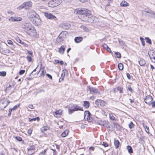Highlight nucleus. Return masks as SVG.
I'll list each match as a JSON object with an SVG mask.
<instances>
[{"label": "nucleus", "mask_w": 155, "mask_h": 155, "mask_svg": "<svg viewBox=\"0 0 155 155\" xmlns=\"http://www.w3.org/2000/svg\"><path fill=\"white\" fill-rule=\"evenodd\" d=\"M106 49L108 51H109L110 53H111L112 52L110 49L109 47Z\"/></svg>", "instance_id": "64"}, {"label": "nucleus", "mask_w": 155, "mask_h": 155, "mask_svg": "<svg viewBox=\"0 0 155 155\" xmlns=\"http://www.w3.org/2000/svg\"><path fill=\"white\" fill-rule=\"evenodd\" d=\"M25 72V70H21L20 71L19 73L20 75L23 74Z\"/></svg>", "instance_id": "49"}, {"label": "nucleus", "mask_w": 155, "mask_h": 155, "mask_svg": "<svg viewBox=\"0 0 155 155\" xmlns=\"http://www.w3.org/2000/svg\"><path fill=\"white\" fill-rule=\"evenodd\" d=\"M65 46L64 45L61 46L59 48L58 52L61 54H63L65 50Z\"/></svg>", "instance_id": "18"}, {"label": "nucleus", "mask_w": 155, "mask_h": 155, "mask_svg": "<svg viewBox=\"0 0 155 155\" xmlns=\"http://www.w3.org/2000/svg\"><path fill=\"white\" fill-rule=\"evenodd\" d=\"M82 27L85 31H88V29L87 28V27L84 26H83Z\"/></svg>", "instance_id": "61"}, {"label": "nucleus", "mask_w": 155, "mask_h": 155, "mask_svg": "<svg viewBox=\"0 0 155 155\" xmlns=\"http://www.w3.org/2000/svg\"><path fill=\"white\" fill-rule=\"evenodd\" d=\"M68 130H66L61 134V135L62 137H65L68 134Z\"/></svg>", "instance_id": "28"}, {"label": "nucleus", "mask_w": 155, "mask_h": 155, "mask_svg": "<svg viewBox=\"0 0 155 155\" xmlns=\"http://www.w3.org/2000/svg\"><path fill=\"white\" fill-rule=\"evenodd\" d=\"M90 115L91 114L89 111H85L84 112V118H86L87 120H89L90 118Z\"/></svg>", "instance_id": "15"}, {"label": "nucleus", "mask_w": 155, "mask_h": 155, "mask_svg": "<svg viewBox=\"0 0 155 155\" xmlns=\"http://www.w3.org/2000/svg\"><path fill=\"white\" fill-rule=\"evenodd\" d=\"M75 111L74 109H68V113L69 114H71L74 112Z\"/></svg>", "instance_id": "42"}, {"label": "nucleus", "mask_w": 155, "mask_h": 155, "mask_svg": "<svg viewBox=\"0 0 155 155\" xmlns=\"http://www.w3.org/2000/svg\"><path fill=\"white\" fill-rule=\"evenodd\" d=\"M10 102L7 100H1L0 101V107L1 110H3L9 104Z\"/></svg>", "instance_id": "9"}, {"label": "nucleus", "mask_w": 155, "mask_h": 155, "mask_svg": "<svg viewBox=\"0 0 155 155\" xmlns=\"http://www.w3.org/2000/svg\"><path fill=\"white\" fill-rule=\"evenodd\" d=\"M46 75L49 78L51 79H52V77L51 75L49 74H46Z\"/></svg>", "instance_id": "58"}, {"label": "nucleus", "mask_w": 155, "mask_h": 155, "mask_svg": "<svg viewBox=\"0 0 155 155\" xmlns=\"http://www.w3.org/2000/svg\"><path fill=\"white\" fill-rule=\"evenodd\" d=\"M97 123L98 124H99L103 126V124H104V121H102V120H101L100 121H98L97 122Z\"/></svg>", "instance_id": "47"}, {"label": "nucleus", "mask_w": 155, "mask_h": 155, "mask_svg": "<svg viewBox=\"0 0 155 155\" xmlns=\"http://www.w3.org/2000/svg\"><path fill=\"white\" fill-rule=\"evenodd\" d=\"M114 145L116 148H118L120 145L119 141L118 140H115L114 142Z\"/></svg>", "instance_id": "27"}, {"label": "nucleus", "mask_w": 155, "mask_h": 155, "mask_svg": "<svg viewBox=\"0 0 155 155\" xmlns=\"http://www.w3.org/2000/svg\"><path fill=\"white\" fill-rule=\"evenodd\" d=\"M20 105V104H19L18 105H16L15 106H14V107L12 108L11 109L12 110H16L18 107Z\"/></svg>", "instance_id": "37"}, {"label": "nucleus", "mask_w": 155, "mask_h": 155, "mask_svg": "<svg viewBox=\"0 0 155 155\" xmlns=\"http://www.w3.org/2000/svg\"><path fill=\"white\" fill-rule=\"evenodd\" d=\"M114 125L116 128H117V129H118L120 128V126L117 123H114Z\"/></svg>", "instance_id": "44"}, {"label": "nucleus", "mask_w": 155, "mask_h": 155, "mask_svg": "<svg viewBox=\"0 0 155 155\" xmlns=\"http://www.w3.org/2000/svg\"><path fill=\"white\" fill-rule=\"evenodd\" d=\"M144 100L145 102L149 105L152 104V107H155V101H152L153 98L150 95H147L145 97Z\"/></svg>", "instance_id": "4"}, {"label": "nucleus", "mask_w": 155, "mask_h": 155, "mask_svg": "<svg viewBox=\"0 0 155 155\" xmlns=\"http://www.w3.org/2000/svg\"><path fill=\"white\" fill-rule=\"evenodd\" d=\"M7 42L8 44L10 45H12L13 43L12 41L11 40H8L7 41Z\"/></svg>", "instance_id": "50"}, {"label": "nucleus", "mask_w": 155, "mask_h": 155, "mask_svg": "<svg viewBox=\"0 0 155 155\" xmlns=\"http://www.w3.org/2000/svg\"><path fill=\"white\" fill-rule=\"evenodd\" d=\"M146 40V42L147 43H148L150 45L151 44V40L149 38V37H147L145 38Z\"/></svg>", "instance_id": "33"}, {"label": "nucleus", "mask_w": 155, "mask_h": 155, "mask_svg": "<svg viewBox=\"0 0 155 155\" xmlns=\"http://www.w3.org/2000/svg\"><path fill=\"white\" fill-rule=\"evenodd\" d=\"M134 124L132 122H130L128 126L130 129L134 127Z\"/></svg>", "instance_id": "40"}, {"label": "nucleus", "mask_w": 155, "mask_h": 155, "mask_svg": "<svg viewBox=\"0 0 155 155\" xmlns=\"http://www.w3.org/2000/svg\"><path fill=\"white\" fill-rule=\"evenodd\" d=\"M118 68L120 70H122L123 69V65L122 64L119 63L118 65Z\"/></svg>", "instance_id": "34"}, {"label": "nucleus", "mask_w": 155, "mask_h": 155, "mask_svg": "<svg viewBox=\"0 0 155 155\" xmlns=\"http://www.w3.org/2000/svg\"><path fill=\"white\" fill-rule=\"evenodd\" d=\"M32 131L31 129H29L28 131V133L29 134L31 135L32 133Z\"/></svg>", "instance_id": "60"}, {"label": "nucleus", "mask_w": 155, "mask_h": 155, "mask_svg": "<svg viewBox=\"0 0 155 155\" xmlns=\"http://www.w3.org/2000/svg\"><path fill=\"white\" fill-rule=\"evenodd\" d=\"M22 27L24 31L31 36L36 35V30L34 27L29 23H24L22 24Z\"/></svg>", "instance_id": "1"}, {"label": "nucleus", "mask_w": 155, "mask_h": 155, "mask_svg": "<svg viewBox=\"0 0 155 155\" xmlns=\"http://www.w3.org/2000/svg\"><path fill=\"white\" fill-rule=\"evenodd\" d=\"M28 107L31 109H33L34 108V107L33 105L31 104H30L28 105Z\"/></svg>", "instance_id": "51"}, {"label": "nucleus", "mask_w": 155, "mask_h": 155, "mask_svg": "<svg viewBox=\"0 0 155 155\" xmlns=\"http://www.w3.org/2000/svg\"><path fill=\"white\" fill-rule=\"evenodd\" d=\"M127 78L129 79H130V74H129L128 73H127Z\"/></svg>", "instance_id": "59"}, {"label": "nucleus", "mask_w": 155, "mask_h": 155, "mask_svg": "<svg viewBox=\"0 0 155 155\" xmlns=\"http://www.w3.org/2000/svg\"><path fill=\"white\" fill-rule=\"evenodd\" d=\"M128 151L129 153H133V150L130 146H128L127 147Z\"/></svg>", "instance_id": "32"}, {"label": "nucleus", "mask_w": 155, "mask_h": 155, "mask_svg": "<svg viewBox=\"0 0 155 155\" xmlns=\"http://www.w3.org/2000/svg\"><path fill=\"white\" fill-rule=\"evenodd\" d=\"M87 19L86 20V21H87L89 22H93L95 21V19L96 18L95 16H89L86 18Z\"/></svg>", "instance_id": "13"}, {"label": "nucleus", "mask_w": 155, "mask_h": 155, "mask_svg": "<svg viewBox=\"0 0 155 155\" xmlns=\"http://www.w3.org/2000/svg\"><path fill=\"white\" fill-rule=\"evenodd\" d=\"M129 5V4L125 1H122L120 4L121 7H126Z\"/></svg>", "instance_id": "22"}, {"label": "nucleus", "mask_w": 155, "mask_h": 155, "mask_svg": "<svg viewBox=\"0 0 155 155\" xmlns=\"http://www.w3.org/2000/svg\"><path fill=\"white\" fill-rule=\"evenodd\" d=\"M139 63L141 66H143L145 64V61L143 59L141 58L139 61Z\"/></svg>", "instance_id": "25"}, {"label": "nucleus", "mask_w": 155, "mask_h": 155, "mask_svg": "<svg viewBox=\"0 0 155 155\" xmlns=\"http://www.w3.org/2000/svg\"><path fill=\"white\" fill-rule=\"evenodd\" d=\"M102 145L105 147H106L108 146V145L106 143L103 142Z\"/></svg>", "instance_id": "54"}, {"label": "nucleus", "mask_w": 155, "mask_h": 155, "mask_svg": "<svg viewBox=\"0 0 155 155\" xmlns=\"http://www.w3.org/2000/svg\"><path fill=\"white\" fill-rule=\"evenodd\" d=\"M117 89L120 93H123V88L122 87H117Z\"/></svg>", "instance_id": "43"}, {"label": "nucleus", "mask_w": 155, "mask_h": 155, "mask_svg": "<svg viewBox=\"0 0 155 155\" xmlns=\"http://www.w3.org/2000/svg\"><path fill=\"white\" fill-rule=\"evenodd\" d=\"M62 26L64 29H68L71 27V25L68 23H64L62 24Z\"/></svg>", "instance_id": "21"}, {"label": "nucleus", "mask_w": 155, "mask_h": 155, "mask_svg": "<svg viewBox=\"0 0 155 155\" xmlns=\"http://www.w3.org/2000/svg\"><path fill=\"white\" fill-rule=\"evenodd\" d=\"M143 127L145 129V131L147 133H149V127H147V126L146 125H145V124H143Z\"/></svg>", "instance_id": "31"}, {"label": "nucleus", "mask_w": 155, "mask_h": 155, "mask_svg": "<svg viewBox=\"0 0 155 155\" xmlns=\"http://www.w3.org/2000/svg\"><path fill=\"white\" fill-rule=\"evenodd\" d=\"M6 72L5 71H0V76L4 77L6 76Z\"/></svg>", "instance_id": "38"}, {"label": "nucleus", "mask_w": 155, "mask_h": 155, "mask_svg": "<svg viewBox=\"0 0 155 155\" xmlns=\"http://www.w3.org/2000/svg\"><path fill=\"white\" fill-rule=\"evenodd\" d=\"M46 152V150H45L44 151L41 152L39 155H44Z\"/></svg>", "instance_id": "55"}, {"label": "nucleus", "mask_w": 155, "mask_h": 155, "mask_svg": "<svg viewBox=\"0 0 155 155\" xmlns=\"http://www.w3.org/2000/svg\"><path fill=\"white\" fill-rule=\"evenodd\" d=\"M103 126L107 128H110V124L109 122L106 121H104V124Z\"/></svg>", "instance_id": "20"}, {"label": "nucleus", "mask_w": 155, "mask_h": 155, "mask_svg": "<svg viewBox=\"0 0 155 155\" xmlns=\"http://www.w3.org/2000/svg\"><path fill=\"white\" fill-rule=\"evenodd\" d=\"M83 106L86 108H87L89 106V103L88 101H84V102Z\"/></svg>", "instance_id": "26"}, {"label": "nucleus", "mask_w": 155, "mask_h": 155, "mask_svg": "<svg viewBox=\"0 0 155 155\" xmlns=\"http://www.w3.org/2000/svg\"><path fill=\"white\" fill-rule=\"evenodd\" d=\"M26 59L28 62H30L32 61V59L31 58V56H27L26 57Z\"/></svg>", "instance_id": "39"}, {"label": "nucleus", "mask_w": 155, "mask_h": 155, "mask_svg": "<svg viewBox=\"0 0 155 155\" xmlns=\"http://www.w3.org/2000/svg\"><path fill=\"white\" fill-rule=\"evenodd\" d=\"M35 146L32 145V146H31L29 148H27V149H28V150H29V151H31V150H35Z\"/></svg>", "instance_id": "36"}, {"label": "nucleus", "mask_w": 155, "mask_h": 155, "mask_svg": "<svg viewBox=\"0 0 155 155\" xmlns=\"http://www.w3.org/2000/svg\"><path fill=\"white\" fill-rule=\"evenodd\" d=\"M27 51L29 54L31 55V56L33 57V52L32 51H29L27 50Z\"/></svg>", "instance_id": "57"}, {"label": "nucleus", "mask_w": 155, "mask_h": 155, "mask_svg": "<svg viewBox=\"0 0 155 155\" xmlns=\"http://www.w3.org/2000/svg\"><path fill=\"white\" fill-rule=\"evenodd\" d=\"M103 47L104 48H105V49H107L108 47V45L105 44H104L103 45Z\"/></svg>", "instance_id": "53"}, {"label": "nucleus", "mask_w": 155, "mask_h": 155, "mask_svg": "<svg viewBox=\"0 0 155 155\" xmlns=\"http://www.w3.org/2000/svg\"><path fill=\"white\" fill-rule=\"evenodd\" d=\"M95 104L98 107H103L106 104V103L101 100H97L95 101Z\"/></svg>", "instance_id": "11"}, {"label": "nucleus", "mask_w": 155, "mask_h": 155, "mask_svg": "<svg viewBox=\"0 0 155 155\" xmlns=\"http://www.w3.org/2000/svg\"><path fill=\"white\" fill-rule=\"evenodd\" d=\"M74 12L77 14L84 15L85 16L86 18L91 15V11L87 9H77L75 10Z\"/></svg>", "instance_id": "3"}, {"label": "nucleus", "mask_w": 155, "mask_h": 155, "mask_svg": "<svg viewBox=\"0 0 155 155\" xmlns=\"http://www.w3.org/2000/svg\"><path fill=\"white\" fill-rule=\"evenodd\" d=\"M44 15L46 17L49 19L53 20L55 21L58 20L56 17L51 13L46 12L45 13Z\"/></svg>", "instance_id": "10"}, {"label": "nucleus", "mask_w": 155, "mask_h": 155, "mask_svg": "<svg viewBox=\"0 0 155 155\" xmlns=\"http://www.w3.org/2000/svg\"><path fill=\"white\" fill-rule=\"evenodd\" d=\"M8 20L11 21H21L22 18L18 16L11 17Z\"/></svg>", "instance_id": "12"}, {"label": "nucleus", "mask_w": 155, "mask_h": 155, "mask_svg": "<svg viewBox=\"0 0 155 155\" xmlns=\"http://www.w3.org/2000/svg\"><path fill=\"white\" fill-rule=\"evenodd\" d=\"M115 116H116V115L114 114L111 113L109 114V118L111 120L116 121V119L115 118Z\"/></svg>", "instance_id": "23"}, {"label": "nucleus", "mask_w": 155, "mask_h": 155, "mask_svg": "<svg viewBox=\"0 0 155 155\" xmlns=\"http://www.w3.org/2000/svg\"><path fill=\"white\" fill-rule=\"evenodd\" d=\"M115 54L116 55V57L118 58H120L121 57V54L120 53L118 52H116L115 53Z\"/></svg>", "instance_id": "35"}, {"label": "nucleus", "mask_w": 155, "mask_h": 155, "mask_svg": "<svg viewBox=\"0 0 155 155\" xmlns=\"http://www.w3.org/2000/svg\"><path fill=\"white\" fill-rule=\"evenodd\" d=\"M49 129V127H44L41 128V131L42 133H43L44 131L47 130Z\"/></svg>", "instance_id": "30"}, {"label": "nucleus", "mask_w": 155, "mask_h": 155, "mask_svg": "<svg viewBox=\"0 0 155 155\" xmlns=\"http://www.w3.org/2000/svg\"><path fill=\"white\" fill-rule=\"evenodd\" d=\"M61 3V0H51L48 3V6L51 7L58 6Z\"/></svg>", "instance_id": "7"}, {"label": "nucleus", "mask_w": 155, "mask_h": 155, "mask_svg": "<svg viewBox=\"0 0 155 155\" xmlns=\"http://www.w3.org/2000/svg\"><path fill=\"white\" fill-rule=\"evenodd\" d=\"M73 107L75 111L78 110L83 111V108L79 106L78 104H74L73 105Z\"/></svg>", "instance_id": "14"}, {"label": "nucleus", "mask_w": 155, "mask_h": 155, "mask_svg": "<svg viewBox=\"0 0 155 155\" xmlns=\"http://www.w3.org/2000/svg\"><path fill=\"white\" fill-rule=\"evenodd\" d=\"M32 5V2L31 1H29L24 2L22 4L18 7L17 9L19 10H21L25 8L26 9H27L31 7Z\"/></svg>", "instance_id": "6"}, {"label": "nucleus", "mask_w": 155, "mask_h": 155, "mask_svg": "<svg viewBox=\"0 0 155 155\" xmlns=\"http://www.w3.org/2000/svg\"><path fill=\"white\" fill-rule=\"evenodd\" d=\"M34 153V152L33 151V150H31L30 151L29 150H28V154L30 155H31L32 154H33Z\"/></svg>", "instance_id": "46"}, {"label": "nucleus", "mask_w": 155, "mask_h": 155, "mask_svg": "<svg viewBox=\"0 0 155 155\" xmlns=\"http://www.w3.org/2000/svg\"><path fill=\"white\" fill-rule=\"evenodd\" d=\"M68 36V33L66 31H62L57 38V40L58 42H60L65 39Z\"/></svg>", "instance_id": "5"}, {"label": "nucleus", "mask_w": 155, "mask_h": 155, "mask_svg": "<svg viewBox=\"0 0 155 155\" xmlns=\"http://www.w3.org/2000/svg\"><path fill=\"white\" fill-rule=\"evenodd\" d=\"M67 72V71L66 70H63L62 71V72L61 74V81H63L64 79V77L65 74V72Z\"/></svg>", "instance_id": "29"}, {"label": "nucleus", "mask_w": 155, "mask_h": 155, "mask_svg": "<svg viewBox=\"0 0 155 155\" xmlns=\"http://www.w3.org/2000/svg\"><path fill=\"white\" fill-rule=\"evenodd\" d=\"M16 40L17 42L23 45L25 47H28V45L22 41L19 38H17Z\"/></svg>", "instance_id": "17"}, {"label": "nucleus", "mask_w": 155, "mask_h": 155, "mask_svg": "<svg viewBox=\"0 0 155 155\" xmlns=\"http://www.w3.org/2000/svg\"><path fill=\"white\" fill-rule=\"evenodd\" d=\"M30 121L31 122L33 120L35 121L36 120H39V117H37L35 118H33L32 119L29 118Z\"/></svg>", "instance_id": "41"}, {"label": "nucleus", "mask_w": 155, "mask_h": 155, "mask_svg": "<svg viewBox=\"0 0 155 155\" xmlns=\"http://www.w3.org/2000/svg\"><path fill=\"white\" fill-rule=\"evenodd\" d=\"M12 111V110H11V109H9L8 110V115L9 116H11Z\"/></svg>", "instance_id": "56"}, {"label": "nucleus", "mask_w": 155, "mask_h": 155, "mask_svg": "<svg viewBox=\"0 0 155 155\" xmlns=\"http://www.w3.org/2000/svg\"><path fill=\"white\" fill-rule=\"evenodd\" d=\"M45 72H44V70H43L42 72H41V76H44L45 75Z\"/></svg>", "instance_id": "63"}, {"label": "nucleus", "mask_w": 155, "mask_h": 155, "mask_svg": "<svg viewBox=\"0 0 155 155\" xmlns=\"http://www.w3.org/2000/svg\"><path fill=\"white\" fill-rule=\"evenodd\" d=\"M83 39V38L81 37H76L74 39L75 42L78 43L81 41Z\"/></svg>", "instance_id": "24"}, {"label": "nucleus", "mask_w": 155, "mask_h": 155, "mask_svg": "<svg viewBox=\"0 0 155 155\" xmlns=\"http://www.w3.org/2000/svg\"><path fill=\"white\" fill-rule=\"evenodd\" d=\"M87 92L88 94H99V91L97 88L90 86H87Z\"/></svg>", "instance_id": "8"}, {"label": "nucleus", "mask_w": 155, "mask_h": 155, "mask_svg": "<svg viewBox=\"0 0 155 155\" xmlns=\"http://www.w3.org/2000/svg\"><path fill=\"white\" fill-rule=\"evenodd\" d=\"M29 20L35 25H38L41 22L39 15L34 10L29 11L28 14Z\"/></svg>", "instance_id": "2"}, {"label": "nucleus", "mask_w": 155, "mask_h": 155, "mask_svg": "<svg viewBox=\"0 0 155 155\" xmlns=\"http://www.w3.org/2000/svg\"><path fill=\"white\" fill-rule=\"evenodd\" d=\"M15 138L19 141H22V138L20 137H15Z\"/></svg>", "instance_id": "45"}, {"label": "nucleus", "mask_w": 155, "mask_h": 155, "mask_svg": "<svg viewBox=\"0 0 155 155\" xmlns=\"http://www.w3.org/2000/svg\"><path fill=\"white\" fill-rule=\"evenodd\" d=\"M149 56L150 58H151V57L152 56L155 57V52H152V54L149 55Z\"/></svg>", "instance_id": "52"}, {"label": "nucleus", "mask_w": 155, "mask_h": 155, "mask_svg": "<svg viewBox=\"0 0 155 155\" xmlns=\"http://www.w3.org/2000/svg\"><path fill=\"white\" fill-rule=\"evenodd\" d=\"M102 113L104 115H107V113H106L105 111L103 110H102Z\"/></svg>", "instance_id": "62"}, {"label": "nucleus", "mask_w": 155, "mask_h": 155, "mask_svg": "<svg viewBox=\"0 0 155 155\" xmlns=\"http://www.w3.org/2000/svg\"><path fill=\"white\" fill-rule=\"evenodd\" d=\"M62 113V110H57L55 112L53 113V114L54 116L56 117H58V115L61 114Z\"/></svg>", "instance_id": "16"}, {"label": "nucleus", "mask_w": 155, "mask_h": 155, "mask_svg": "<svg viewBox=\"0 0 155 155\" xmlns=\"http://www.w3.org/2000/svg\"><path fill=\"white\" fill-rule=\"evenodd\" d=\"M146 12L150 13V14L148 15L149 16H150L154 19H155V13L154 12L150 10L149 11H146Z\"/></svg>", "instance_id": "19"}, {"label": "nucleus", "mask_w": 155, "mask_h": 155, "mask_svg": "<svg viewBox=\"0 0 155 155\" xmlns=\"http://www.w3.org/2000/svg\"><path fill=\"white\" fill-rule=\"evenodd\" d=\"M150 59L152 62L155 63V57L152 56Z\"/></svg>", "instance_id": "48"}]
</instances>
